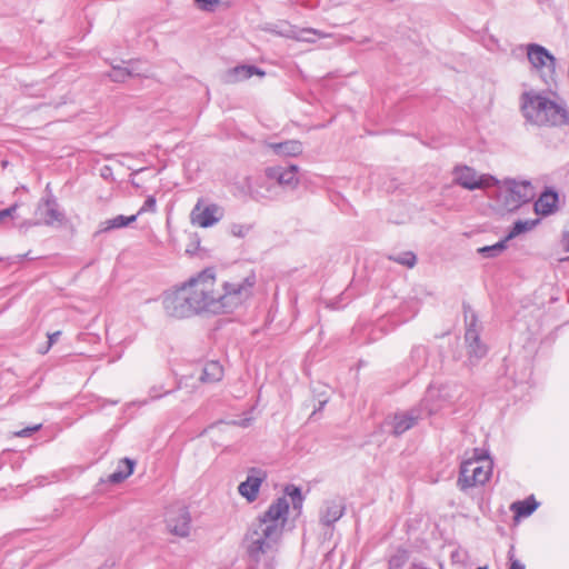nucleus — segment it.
I'll return each mask as SVG.
<instances>
[{
    "label": "nucleus",
    "instance_id": "obj_1",
    "mask_svg": "<svg viewBox=\"0 0 569 569\" xmlns=\"http://www.w3.org/2000/svg\"><path fill=\"white\" fill-rule=\"evenodd\" d=\"M288 513L289 501L286 497H279L250 525L246 543L247 552L253 561L259 562L263 555L278 550Z\"/></svg>",
    "mask_w": 569,
    "mask_h": 569
},
{
    "label": "nucleus",
    "instance_id": "obj_2",
    "mask_svg": "<svg viewBox=\"0 0 569 569\" xmlns=\"http://www.w3.org/2000/svg\"><path fill=\"white\" fill-rule=\"evenodd\" d=\"M520 111L526 122L536 127H562L569 123L565 99L552 91L530 89L520 96Z\"/></svg>",
    "mask_w": 569,
    "mask_h": 569
},
{
    "label": "nucleus",
    "instance_id": "obj_3",
    "mask_svg": "<svg viewBox=\"0 0 569 569\" xmlns=\"http://www.w3.org/2000/svg\"><path fill=\"white\" fill-rule=\"evenodd\" d=\"M184 286L197 315L201 312L219 313L216 277L211 269H206L190 278Z\"/></svg>",
    "mask_w": 569,
    "mask_h": 569
},
{
    "label": "nucleus",
    "instance_id": "obj_4",
    "mask_svg": "<svg viewBox=\"0 0 569 569\" xmlns=\"http://www.w3.org/2000/svg\"><path fill=\"white\" fill-rule=\"evenodd\" d=\"M257 278L253 272L239 281L224 282L218 290L219 313L230 312L247 301L253 291Z\"/></svg>",
    "mask_w": 569,
    "mask_h": 569
},
{
    "label": "nucleus",
    "instance_id": "obj_5",
    "mask_svg": "<svg viewBox=\"0 0 569 569\" xmlns=\"http://www.w3.org/2000/svg\"><path fill=\"white\" fill-rule=\"evenodd\" d=\"M162 306L166 315L172 318L184 319L197 315L184 283L173 291L166 292Z\"/></svg>",
    "mask_w": 569,
    "mask_h": 569
},
{
    "label": "nucleus",
    "instance_id": "obj_6",
    "mask_svg": "<svg viewBox=\"0 0 569 569\" xmlns=\"http://www.w3.org/2000/svg\"><path fill=\"white\" fill-rule=\"evenodd\" d=\"M533 196V188L529 181L510 180L499 191V200L507 211L518 209L521 204L530 201Z\"/></svg>",
    "mask_w": 569,
    "mask_h": 569
},
{
    "label": "nucleus",
    "instance_id": "obj_7",
    "mask_svg": "<svg viewBox=\"0 0 569 569\" xmlns=\"http://www.w3.org/2000/svg\"><path fill=\"white\" fill-rule=\"evenodd\" d=\"M467 328L465 332V342L467 347V365L476 366L488 352L487 346L480 339V329L478 318L472 312L470 318L466 315Z\"/></svg>",
    "mask_w": 569,
    "mask_h": 569
},
{
    "label": "nucleus",
    "instance_id": "obj_8",
    "mask_svg": "<svg viewBox=\"0 0 569 569\" xmlns=\"http://www.w3.org/2000/svg\"><path fill=\"white\" fill-rule=\"evenodd\" d=\"M223 218V209L217 203L204 204L203 199H199L190 213V220L193 226L209 228L218 223Z\"/></svg>",
    "mask_w": 569,
    "mask_h": 569
},
{
    "label": "nucleus",
    "instance_id": "obj_9",
    "mask_svg": "<svg viewBox=\"0 0 569 569\" xmlns=\"http://www.w3.org/2000/svg\"><path fill=\"white\" fill-rule=\"evenodd\" d=\"M166 522L169 531L179 537H187L190 533L191 517L187 507L177 503L166 512Z\"/></svg>",
    "mask_w": 569,
    "mask_h": 569
},
{
    "label": "nucleus",
    "instance_id": "obj_10",
    "mask_svg": "<svg viewBox=\"0 0 569 569\" xmlns=\"http://www.w3.org/2000/svg\"><path fill=\"white\" fill-rule=\"evenodd\" d=\"M427 417L423 409L418 405L407 411H400L395 413L386 425L390 427V431L393 436L398 437L411 429L417 422Z\"/></svg>",
    "mask_w": 569,
    "mask_h": 569
},
{
    "label": "nucleus",
    "instance_id": "obj_11",
    "mask_svg": "<svg viewBox=\"0 0 569 569\" xmlns=\"http://www.w3.org/2000/svg\"><path fill=\"white\" fill-rule=\"evenodd\" d=\"M453 395L449 386H430L419 406L426 416H430L441 409L446 403L451 402Z\"/></svg>",
    "mask_w": 569,
    "mask_h": 569
},
{
    "label": "nucleus",
    "instance_id": "obj_12",
    "mask_svg": "<svg viewBox=\"0 0 569 569\" xmlns=\"http://www.w3.org/2000/svg\"><path fill=\"white\" fill-rule=\"evenodd\" d=\"M453 181L468 190L482 189L488 187L489 181H493L492 177L478 176L476 170L468 166H457L453 171Z\"/></svg>",
    "mask_w": 569,
    "mask_h": 569
},
{
    "label": "nucleus",
    "instance_id": "obj_13",
    "mask_svg": "<svg viewBox=\"0 0 569 569\" xmlns=\"http://www.w3.org/2000/svg\"><path fill=\"white\" fill-rule=\"evenodd\" d=\"M36 221L32 226L46 224L52 226L54 222H62L64 214L59 210L54 198L41 200L34 211Z\"/></svg>",
    "mask_w": 569,
    "mask_h": 569
},
{
    "label": "nucleus",
    "instance_id": "obj_14",
    "mask_svg": "<svg viewBox=\"0 0 569 569\" xmlns=\"http://www.w3.org/2000/svg\"><path fill=\"white\" fill-rule=\"evenodd\" d=\"M298 171L299 168L296 164L274 166L266 169V176L268 179L277 181L280 187L293 190L299 184Z\"/></svg>",
    "mask_w": 569,
    "mask_h": 569
},
{
    "label": "nucleus",
    "instance_id": "obj_15",
    "mask_svg": "<svg viewBox=\"0 0 569 569\" xmlns=\"http://www.w3.org/2000/svg\"><path fill=\"white\" fill-rule=\"evenodd\" d=\"M267 475L261 469H251L247 479L238 487L239 493L244 497L249 502L257 499L261 483Z\"/></svg>",
    "mask_w": 569,
    "mask_h": 569
},
{
    "label": "nucleus",
    "instance_id": "obj_16",
    "mask_svg": "<svg viewBox=\"0 0 569 569\" xmlns=\"http://www.w3.org/2000/svg\"><path fill=\"white\" fill-rule=\"evenodd\" d=\"M528 60L536 69L548 68L553 69L556 59L550 52L542 46L529 44L528 46Z\"/></svg>",
    "mask_w": 569,
    "mask_h": 569
},
{
    "label": "nucleus",
    "instance_id": "obj_17",
    "mask_svg": "<svg viewBox=\"0 0 569 569\" xmlns=\"http://www.w3.org/2000/svg\"><path fill=\"white\" fill-rule=\"evenodd\" d=\"M345 509V505L341 500L333 499L326 501L320 510V523L327 527L333 525L343 516Z\"/></svg>",
    "mask_w": 569,
    "mask_h": 569
},
{
    "label": "nucleus",
    "instance_id": "obj_18",
    "mask_svg": "<svg viewBox=\"0 0 569 569\" xmlns=\"http://www.w3.org/2000/svg\"><path fill=\"white\" fill-rule=\"evenodd\" d=\"M266 72L254 66L240 64L229 69L224 74L227 83H237L251 78L252 76L264 77Z\"/></svg>",
    "mask_w": 569,
    "mask_h": 569
},
{
    "label": "nucleus",
    "instance_id": "obj_19",
    "mask_svg": "<svg viewBox=\"0 0 569 569\" xmlns=\"http://www.w3.org/2000/svg\"><path fill=\"white\" fill-rule=\"evenodd\" d=\"M558 193L550 188H547L536 200L535 211L540 216H549L553 213L558 208Z\"/></svg>",
    "mask_w": 569,
    "mask_h": 569
},
{
    "label": "nucleus",
    "instance_id": "obj_20",
    "mask_svg": "<svg viewBox=\"0 0 569 569\" xmlns=\"http://www.w3.org/2000/svg\"><path fill=\"white\" fill-rule=\"evenodd\" d=\"M267 147L279 157H297L303 151V146L299 140H287L283 142H268Z\"/></svg>",
    "mask_w": 569,
    "mask_h": 569
},
{
    "label": "nucleus",
    "instance_id": "obj_21",
    "mask_svg": "<svg viewBox=\"0 0 569 569\" xmlns=\"http://www.w3.org/2000/svg\"><path fill=\"white\" fill-rule=\"evenodd\" d=\"M223 368L218 361H208L203 365L199 381L202 383H214L222 379Z\"/></svg>",
    "mask_w": 569,
    "mask_h": 569
},
{
    "label": "nucleus",
    "instance_id": "obj_22",
    "mask_svg": "<svg viewBox=\"0 0 569 569\" xmlns=\"http://www.w3.org/2000/svg\"><path fill=\"white\" fill-rule=\"evenodd\" d=\"M539 507V502L533 496H530L523 500H518L511 503L510 510L515 513V518H526L532 515Z\"/></svg>",
    "mask_w": 569,
    "mask_h": 569
},
{
    "label": "nucleus",
    "instance_id": "obj_23",
    "mask_svg": "<svg viewBox=\"0 0 569 569\" xmlns=\"http://www.w3.org/2000/svg\"><path fill=\"white\" fill-rule=\"evenodd\" d=\"M137 217H138V214H132V216H128V217L119 214L114 218L107 219V220L100 222L97 234L109 232L114 229L124 228V227L131 224L132 222H134L137 220Z\"/></svg>",
    "mask_w": 569,
    "mask_h": 569
},
{
    "label": "nucleus",
    "instance_id": "obj_24",
    "mask_svg": "<svg viewBox=\"0 0 569 569\" xmlns=\"http://www.w3.org/2000/svg\"><path fill=\"white\" fill-rule=\"evenodd\" d=\"M473 471H475V459L466 460L460 466L459 477L457 486L460 490H467L473 487Z\"/></svg>",
    "mask_w": 569,
    "mask_h": 569
},
{
    "label": "nucleus",
    "instance_id": "obj_25",
    "mask_svg": "<svg viewBox=\"0 0 569 569\" xmlns=\"http://www.w3.org/2000/svg\"><path fill=\"white\" fill-rule=\"evenodd\" d=\"M492 463L490 460H480L475 458V471H473V487L478 485H485L491 475Z\"/></svg>",
    "mask_w": 569,
    "mask_h": 569
},
{
    "label": "nucleus",
    "instance_id": "obj_26",
    "mask_svg": "<svg viewBox=\"0 0 569 569\" xmlns=\"http://www.w3.org/2000/svg\"><path fill=\"white\" fill-rule=\"evenodd\" d=\"M134 465L136 462L129 458L120 460L117 470L109 476V482L120 483L127 479L130 475H132Z\"/></svg>",
    "mask_w": 569,
    "mask_h": 569
},
{
    "label": "nucleus",
    "instance_id": "obj_27",
    "mask_svg": "<svg viewBox=\"0 0 569 569\" xmlns=\"http://www.w3.org/2000/svg\"><path fill=\"white\" fill-rule=\"evenodd\" d=\"M539 223V219L535 220H517L513 223V227L509 231V233L506 236V240H511L516 237H518L521 233L528 232L532 230L537 224Z\"/></svg>",
    "mask_w": 569,
    "mask_h": 569
},
{
    "label": "nucleus",
    "instance_id": "obj_28",
    "mask_svg": "<svg viewBox=\"0 0 569 569\" xmlns=\"http://www.w3.org/2000/svg\"><path fill=\"white\" fill-rule=\"evenodd\" d=\"M508 240L502 239L492 246H485L477 249V252L483 258H495L507 248Z\"/></svg>",
    "mask_w": 569,
    "mask_h": 569
},
{
    "label": "nucleus",
    "instance_id": "obj_29",
    "mask_svg": "<svg viewBox=\"0 0 569 569\" xmlns=\"http://www.w3.org/2000/svg\"><path fill=\"white\" fill-rule=\"evenodd\" d=\"M388 259L407 268H412L417 263V257L412 251L392 253L388 256Z\"/></svg>",
    "mask_w": 569,
    "mask_h": 569
},
{
    "label": "nucleus",
    "instance_id": "obj_30",
    "mask_svg": "<svg viewBox=\"0 0 569 569\" xmlns=\"http://www.w3.org/2000/svg\"><path fill=\"white\" fill-rule=\"evenodd\" d=\"M284 493L291 498L295 510H300L302 508L303 497L300 488L293 485H288L284 489Z\"/></svg>",
    "mask_w": 569,
    "mask_h": 569
},
{
    "label": "nucleus",
    "instance_id": "obj_31",
    "mask_svg": "<svg viewBox=\"0 0 569 569\" xmlns=\"http://www.w3.org/2000/svg\"><path fill=\"white\" fill-rule=\"evenodd\" d=\"M127 67L130 78L148 76L149 69L146 67V63L141 60H130L127 63Z\"/></svg>",
    "mask_w": 569,
    "mask_h": 569
},
{
    "label": "nucleus",
    "instance_id": "obj_32",
    "mask_svg": "<svg viewBox=\"0 0 569 569\" xmlns=\"http://www.w3.org/2000/svg\"><path fill=\"white\" fill-rule=\"evenodd\" d=\"M427 355H428V351H427L426 347L417 346V347L412 348L410 358H411V361L416 363V367L419 368V367L425 366V363L427 361Z\"/></svg>",
    "mask_w": 569,
    "mask_h": 569
},
{
    "label": "nucleus",
    "instance_id": "obj_33",
    "mask_svg": "<svg viewBox=\"0 0 569 569\" xmlns=\"http://www.w3.org/2000/svg\"><path fill=\"white\" fill-rule=\"evenodd\" d=\"M316 36L319 38L326 37L321 31L311 28L301 29L293 37L300 41L313 42Z\"/></svg>",
    "mask_w": 569,
    "mask_h": 569
},
{
    "label": "nucleus",
    "instance_id": "obj_34",
    "mask_svg": "<svg viewBox=\"0 0 569 569\" xmlns=\"http://www.w3.org/2000/svg\"><path fill=\"white\" fill-rule=\"evenodd\" d=\"M109 78L113 82H124L128 78H130L128 67L112 66V71L109 73Z\"/></svg>",
    "mask_w": 569,
    "mask_h": 569
},
{
    "label": "nucleus",
    "instance_id": "obj_35",
    "mask_svg": "<svg viewBox=\"0 0 569 569\" xmlns=\"http://www.w3.org/2000/svg\"><path fill=\"white\" fill-rule=\"evenodd\" d=\"M252 226L247 223H231L229 227V232L233 237L244 238L251 231Z\"/></svg>",
    "mask_w": 569,
    "mask_h": 569
},
{
    "label": "nucleus",
    "instance_id": "obj_36",
    "mask_svg": "<svg viewBox=\"0 0 569 569\" xmlns=\"http://www.w3.org/2000/svg\"><path fill=\"white\" fill-rule=\"evenodd\" d=\"M17 209H18V204L14 203V204L10 206L9 208L0 210V223H2L8 218L13 219Z\"/></svg>",
    "mask_w": 569,
    "mask_h": 569
},
{
    "label": "nucleus",
    "instance_id": "obj_37",
    "mask_svg": "<svg viewBox=\"0 0 569 569\" xmlns=\"http://www.w3.org/2000/svg\"><path fill=\"white\" fill-rule=\"evenodd\" d=\"M146 211H156V199L154 197L150 196L146 199L143 206L140 208V210L138 211V216L141 214L142 212H146Z\"/></svg>",
    "mask_w": 569,
    "mask_h": 569
},
{
    "label": "nucleus",
    "instance_id": "obj_38",
    "mask_svg": "<svg viewBox=\"0 0 569 569\" xmlns=\"http://www.w3.org/2000/svg\"><path fill=\"white\" fill-rule=\"evenodd\" d=\"M162 387L161 386H153L149 389V398L150 400H157L163 397L164 395L170 393V391H163L161 392Z\"/></svg>",
    "mask_w": 569,
    "mask_h": 569
},
{
    "label": "nucleus",
    "instance_id": "obj_39",
    "mask_svg": "<svg viewBox=\"0 0 569 569\" xmlns=\"http://www.w3.org/2000/svg\"><path fill=\"white\" fill-rule=\"evenodd\" d=\"M40 428H41V425H40V423H39V425H36V426H33V427H28V428H24V429H22V430H20V431H17V432H16V436H17V437H20V438L30 437L33 432H36V431H38V430H40Z\"/></svg>",
    "mask_w": 569,
    "mask_h": 569
},
{
    "label": "nucleus",
    "instance_id": "obj_40",
    "mask_svg": "<svg viewBox=\"0 0 569 569\" xmlns=\"http://www.w3.org/2000/svg\"><path fill=\"white\" fill-rule=\"evenodd\" d=\"M198 7L202 10L211 11L217 4L216 0H196Z\"/></svg>",
    "mask_w": 569,
    "mask_h": 569
},
{
    "label": "nucleus",
    "instance_id": "obj_41",
    "mask_svg": "<svg viewBox=\"0 0 569 569\" xmlns=\"http://www.w3.org/2000/svg\"><path fill=\"white\" fill-rule=\"evenodd\" d=\"M60 335H61L60 331H56V332H52V333L48 335V346L42 351V353L48 352V350L52 347V345L59 339Z\"/></svg>",
    "mask_w": 569,
    "mask_h": 569
},
{
    "label": "nucleus",
    "instance_id": "obj_42",
    "mask_svg": "<svg viewBox=\"0 0 569 569\" xmlns=\"http://www.w3.org/2000/svg\"><path fill=\"white\" fill-rule=\"evenodd\" d=\"M510 569H526L519 560H511Z\"/></svg>",
    "mask_w": 569,
    "mask_h": 569
},
{
    "label": "nucleus",
    "instance_id": "obj_43",
    "mask_svg": "<svg viewBox=\"0 0 569 569\" xmlns=\"http://www.w3.org/2000/svg\"><path fill=\"white\" fill-rule=\"evenodd\" d=\"M562 243H563V248L566 249V246L569 244V231L563 232Z\"/></svg>",
    "mask_w": 569,
    "mask_h": 569
},
{
    "label": "nucleus",
    "instance_id": "obj_44",
    "mask_svg": "<svg viewBox=\"0 0 569 569\" xmlns=\"http://www.w3.org/2000/svg\"><path fill=\"white\" fill-rule=\"evenodd\" d=\"M326 403H327V399L320 400V401H319V408H318V410H321ZM316 412H317V409H316V410H313L312 416H313V415H316Z\"/></svg>",
    "mask_w": 569,
    "mask_h": 569
},
{
    "label": "nucleus",
    "instance_id": "obj_45",
    "mask_svg": "<svg viewBox=\"0 0 569 569\" xmlns=\"http://www.w3.org/2000/svg\"><path fill=\"white\" fill-rule=\"evenodd\" d=\"M181 388H182V380H180L178 383V389H181Z\"/></svg>",
    "mask_w": 569,
    "mask_h": 569
},
{
    "label": "nucleus",
    "instance_id": "obj_46",
    "mask_svg": "<svg viewBox=\"0 0 569 569\" xmlns=\"http://www.w3.org/2000/svg\"><path fill=\"white\" fill-rule=\"evenodd\" d=\"M142 170H143V169L134 170V172H133V173H134V174H136V173H139V172H141Z\"/></svg>",
    "mask_w": 569,
    "mask_h": 569
},
{
    "label": "nucleus",
    "instance_id": "obj_47",
    "mask_svg": "<svg viewBox=\"0 0 569 569\" xmlns=\"http://www.w3.org/2000/svg\"><path fill=\"white\" fill-rule=\"evenodd\" d=\"M478 569H488V567L483 566V567H479Z\"/></svg>",
    "mask_w": 569,
    "mask_h": 569
},
{
    "label": "nucleus",
    "instance_id": "obj_48",
    "mask_svg": "<svg viewBox=\"0 0 569 569\" xmlns=\"http://www.w3.org/2000/svg\"><path fill=\"white\" fill-rule=\"evenodd\" d=\"M566 251H569V243L566 246Z\"/></svg>",
    "mask_w": 569,
    "mask_h": 569
}]
</instances>
